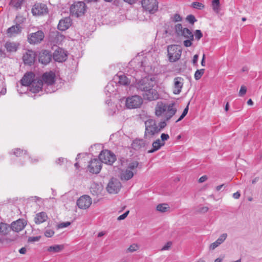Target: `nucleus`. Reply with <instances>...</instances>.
<instances>
[{"mask_svg":"<svg viewBox=\"0 0 262 262\" xmlns=\"http://www.w3.org/2000/svg\"><path fill=\"white\" fill-rule=\"evenodd\" d=\"M175 32L177 36H183L186 38L183 42L185 47H189L192 45V41L194 39V35L191 30L188 28H183L181 24H176L174 26Z\"/></svg>","mask_w":262,"mask_h":262,"instance_id":"nucleus-1","label":"nucleus"},{"mask_svg":"<svg viewBox=\"0 0 262 262\" xmlns=\"http://www.w3.org/2000/svg\"><path fill=\"white\" fill-rule=\"evenodd\" d=\"M154 78L145 76L137 81L135 83V86L138 90L145 93L151 87H154Z\"/></svg>","mask_w":262,"mask_h":262,"instance_id":"nucleus-2","label":"nucleus"},{"mask_svg":"<svg viewBox=\"0 0 262 262\" xmlns=\"http://www.w3.org/2000/svg\"><path fill=\"white\" fill-rule=\"evenodd\" d=\"M167 52L169 61L174 62L180 58L182 48L180 46L177 45H169L167 46Z\"/></svg>","mask_w":262,"mask_h":262,"instance_id":"nucleus-3","label":"nucleus"},{"mask_svg":"<svg viewBox=\"0 0 262 262\" xmlns=\"http://www.w3.org/2000/svg\"><path fill=\"white\" fill-rule=\"evenodd\" d=\"M99 159L102 163L110 165H112L117 160L115 154L107 149L103 150L100 152Z\"/></svg>","mask_w":262,"mask_h":262,"instance_id":"nucleus-4","label":"nucleus"},{"mask_svg":"<svg viewBox=\"0 0 262 262\" xmlns=\"http://www.w3.org/2000/svg\"><path fill=\"white\" fill-rule=\"evenodd\" d=\"M86 8L87 7L84 2H77L71 6L70 11L72 15L78 17L84 14Z\"/></svg>","mask_w":262,"mask_h":262,"instance_id":"nucleus-5","label":"nucleus"},{"mask_svg":"<svg viewBox=\"0 0 262 262\" xmlns=\"http://www.w3.org/2000/svg\"><path fill=\"white\" fill-rule=\"evenodd\" d=\"M145 130L144 135V138H147V135L154 136L158 134V125L155 120L149 119L145 122Z\"/></svg>","mask_w":262,"mask_h":262,"instance_id":"nucleus-6","label":"nucleus"},{"mask_svg":"<svg viewBox=\"0 0 262 262\" xmlns=\"http://www.w3.org/2000/svg\"><path fill=\"white\" fill-rule=\"evenodd\" d=\"M159 3L157 0H142L141 5L143 10L150 14H155L158 10Z\"/></svg>","mask_w":262,"mask_h":262,"instance_id":"nucleus-7","label":"nucleus"},{"mask_svg":"<svg viewBox=\"0 0 262 262\" xmlns=\"http://www.w3.org/2000/svg\"><path fill=\"white\" fill-rule=\"evenodd\" d=\"M45 34L42 31L38 30L34 33H32L28 35L27 40L31 45H35L39 43L43 39Z\"/></svg>","mask_w":262,"mask_h":262,"instance_id":"nucleus-8","label":"nucleus"},{"mask_svg":"<svg viewBox=\"0 0 262 262\" xmlns=\"http://www.w3.org/2000/svg\"><path fill=\"white\" fill-rule=\"evenodd\" d=\"M142 103L143 100L140 96L134 95L126 99L125 105L127 108L132 109L140 107Z\"/></svg>","mask_w":262,"mask_h":262,"instance_id":"nucleus-9","label":"nucleus"},{"mask_svg":"<svg viewBox=\"0 0 262 262\" xmlns=\"http://www.w3.org/2000/svg\"><path fill=\"white\" fill-rule=\"evenodd\" d=\"M122 187L121 182L116 178H112L109 181L106 190L110 193H117Z\"/></svg>","mask_w":262,"mask_h":262,"instance_id":"nucleus-10","label":"nucleus"},{"mask_svg":"<svg viewBox=\"0 0 262 262\" xmlns=\"http://www.w3.org/2000/svg\"><path fill=\"white\" fill-rule=\"evenodd\" d=\"M10 232V225L5 222H1L0 223V243L3 244L5 242L9 243L13 240L9 238H3V236H6L9 234Z\"/></svg>","mask_w":262,"mask_h":262,"instance_id":"nucleus-11","label":"nucleus"},{"mask_svg":"<svg viewBox=\"0 0 262 262\" xmlns=\"http://www.w3.org/2000/svg\"><path fill=\"white\" fill-rule=\"evenodd\" d=\"M37 56L38 61L44 65L49 63L52 58V52L48 50H42L38 52Z\"/></svg>","mask_w":262,"mask_h":262,"instance_id":"nucleus-12","label":"nucleus"},{"mask_svg":"<svg viewBox=\"0 0 262 262\" xmlns=\"http://www.w3.org/2000/svg\"><path fill=\"white\" fill-rule=\"evenodd\" d=\"M102 168V162L99 159L94 158L92 159L88 166L90 172L92 173H99Z\"/></svg>","mask_w":262,"mask_h":262,"instance_id":"nucleus-13","label":"nucleus"},{"mask_svg":"<svg viewBox=\"0 0 262 262\" xmlns=\"http://www.w3.org/2000/svg\"><path fill=\"white\" fill-rule=\"evenodd\" d=\"M33 15H43L48 13V9L47 5L42 3L35 4L32 9Z\"/></svg>","mask_w":262,"mask_h":262,"instance_id":"nucleus-14","label":"nucleus"},{"mask_svg":"<svg viewBox=\"0 0 262 262\" xmlns=\"http://www.w3.org/2000/svg\"><path fill=\"white\" fill-rule=\"evenodd\" d=\"M53 59L58 62L65 61L67 59V54L63 49L58 47L52 54Z\"/></svg>","mask_w":262,"mask_h":262,"instance_id":"nucleus-15","label":"nucleus"},{"mask_svg":"<svg viewBox=\"0 0 262 262\" xmlns=\"http://www.w3.org/2000/svg\"><path fill=\"white\" fill-rule=\"evenodd\" d=\"M37 56V53L31 50H28L23 55V61L25 64L31 66L34 63Z\"/></svg>","mask_w":262,"mask_h":262,"instance_id":"nucleus-16","label":"nucleus"},{"mask_svg":"<svg viewBox=\"0 0 262 262\" xmlns=\"http://www.w3.org/2000/svg\"><path fill=\"white\" fill-rule=\"evenodd\" d=\"M92 204V199L90 196L84 195L77 201V205L80 209H86Z\"/></svg>","mask_w":262,"mask_h":262,"instance_id":"nucleus-17","label":"nucleus"},{"mask_svg":"<svg viewBox=\"0 0 262 262\" xmlns=\"http://www.w3.org/2000/svg\"><path fill=\"white\" fill-rule=\"evenodd\" d=\"M55 74L50 71L43 73L40 79L47 86H52L55 83Z\"/></svg>","mask_w":262,"mask_h":262,"instance_id":"nucleus-18","label":"nucleus"},{"mask_svg":"<svg viewBox=\"0 0 262 262\" xmlns=\"http://www.w3.org/2000/svg\"><path fill=\"white\" fill-rule=\"evenodd\" d=\"M27 223L25 220L19 219L10 225V231L12 230L16 232H19L24 229Z\"/></svg>","mask_w":262,"mask_h":262,"instance_id":"nucleus-19","label":"nucleus"},{"mask_svg":"<svg viewBox=\"0 0 262 262\" xmlns=\"http://www.w3.org/2000/svg\"><path fill=\"white\" fill-rule=\"evenodd\" d=\"M143 96L145 100L152 101L158 99L159 95L156 90L151 87L143 94Z\"/></svg>","mask_w":262,"mask_h":262,"instance_id":"nucleus-20","label":"nucleus"},{"mask_svg":"<svg viewBox=\"0 0 262 262\" xmlns=\"http://www.w3.org/2000/svg\"><path fill=\"white\" fill-rule=\"evenodd\" d=\"M183 81L184 79L182 77H176L174 78L173 93L174 95H178L181 92Z\"/></svg>","mask_w":262,"mask_h":262,"instance_id":"nucleus-21","label":"nucleus"},{"mask_svg":"<svg viewBox=\"0 0 262 262\" xmlns=\"http://www.w3.org/2000/svg\"><path fill=\"white\" fill-rule=\"evenodd\" d=\"M43 82L39 78H35L29 86L30 88V91L33 93L39 92L42 88Z\"/></svg>","mask_w":262,"mask_h":262,"instance_id":"nucleus-22","label":"nucleus"},{"mask_svg":"<svg viewBox=\"0 0 262 262\" xmlns=\"http://www.w3.org/2000/svg\"><path fill=\"white\" fill-rule=\"evenodd\" d=\"M35 79V74L32 72L26 73L20 80L21 86H29Z\"/></svg>","mask_w":262,"mask_h":262,"instance_id":"nucleus-23","label":"nucleus"},{"mask_svg":"<svg viewBox=\"0 0 262 262\" xmlns=\"http://www.w3.org/2000/svg\"><path fill=\"white\" fill-rule=\"evenodd\" d=\"M72 25V19L70 17H66L59 20L57 28L59 30L64 31L69 29Z\"/></svg>","mask_w":262,"mask_h":262,"instance_id":"nucleus-24","label":"nucleus"},{"mask_svg":"<svg viewBox=\"0 0 262 262\" xmlns=\"http://www.w3.org/2000/svg\"><path fill=\"white\" fill-rule=\"evenodd\" d=\"M149 144V142L142 139H135L132 144V147L136 150H139L141 148L145 147Z\"/></svg>","mask_w":262,"mask_h":262,"instance_id":"nucleus-25","label":"nucleus"},{"mask_svg":"<svg viewBox=\"0 0 262 262\" xmlns=\"http://www.w3.org/2000/svg\"><path fill=\"white\" fill-rule=\"evenodd\" d=\"M174 105V103L169 104L167 105V113L165 114L166 120L168 121L177 112V109L173 107Z\"/></svg>","mask_w":262,"mask_h":262,"instance_id":"nucleus-26","label":"nucleus"},{"mask_svg":"<svg viewBox=\"0 0 262 262\" xmlns=\"http://www.w3.org/2000/svg\"><path fill=\"white\" fill-rule=\"evenodd\" d=\"M167 110V105L162 102H158L156 108L155 114L157 116H160L163 113L165 112Z\"/></svg>","mask_w":262,"mask_h":262,"instance_id":"nucleus-27","label":"nucleus"},{"mask_svg":"<svg viewBox=\"0 0 262 262\" xmlns=\"http://www.w3.org/2000/svg\"><path fill=\"white\" fill-rule=\"evenodd\" d=\"M165 143H161V141L159 139H157L154 141L152 144V148L151 149L147 151L148 154H151L156 152V151L160 149L161 147L164 146Z\"/></svg>","mask_w":262,"mask_h":262,"instance_id":"nucleus-28","label":"nucleus"},{"mask_svg":"<svg viewBox=\"0 0 262 262\" xmlns=\"http://www.w3.org/2000/svg\"><path fill=\"white\" fill-rule=\"evenodd\" d=\"M48 215L45 212H41L36 214L34 218V222L36 224H40L46 221Z\"/></svg>","mask_w":262,"mask_h":262,"instance_id":"nucleus-29","label":"nucleus"},{"mask_svg":"<svg viewBox=\"0 0 262 262\" xmlns=\"http://www.w3.org/2000/svg\"><path fill=\"white\" fill-rule=\"evenodd\" d=\"M19 23H16L15 25H13L11 27L9 28L7 30V33L8 34H10L11 35L13 34H18L21 32L22 28L20 26V24L21 22L18 21Z\"/></svg>","mask_w":262,"mask_h":262,"instance_id":"nucleus-30","label":"nucleus"},{"mask_svg":"<svg viewBox=\"0 0 262 262\" xmlns=\"http://www.w3.org/2000/svg\"><path fill=\"white\" fill-rule=\"evenodd\" d=\"M116 76L118 78V82L123 85L127 86L129 85L130 83V80L126 76H125L124 74L122 75H118L117 74L116 75Z\"/></svg>","mask_w":262,"mask_h":262,"instance_id":"nucleus-31","label":"nucleus"},{"mask_svg":"<svg viewBox=\"0 0 262 262\" xmlns=\"http://www.w3.org/2000/svg\"><path fill=\"white\" fill-rule=\"evenodd\" d=\"M19 44L15 42H7L5 43V47L9 52H16L18 49Z\"/></svg>","mask_w":262,"mask_h":262,"instance_id":"nucleus-32","label":"nucleus"},{"mask_svg":"<svg viewBox=\"0 0 262 262\" xmlns=\"http://www.w3.org/2000/svg\"><path fill=\"white\" fill-rule=\"evenodd\" d=\"M133 172L130 170L127 169L121 173L120 178L122 180H124L127 181L132 179L133 177Z\"/></svg>","mask_w":262,"mask_h":262,"instance_id":"nucleus-33","label":"nucleus"},{"mask_svg":"<svg viewBox=\"0 0 262 262\" xmlns=\"http://www.w3.org/2000/svg\"><path fill=\"white\" fill-rule=\"evenodd\" d=\"M63 248L64 247L62 245H54L50 246L48 248V251L50 252L57 253L61 251Z\"/></svg>","mask_w":262,"mask_h":262,"instance_id":"nucleus-34","label":"nucleus"},{"mask_svg":"<svg viewBox=\"0 0 262 262\" xmlns=\"http://www.w3.org/2000/svg\"><path fill=\"white\" fill-rule=\"evenodd\" d=\"M52 36L54 37V42L58 43L59 41H61L64 38V36L59 33L58 31L52 32Z\"/></svg>","mask_w":262,"mask_h":262,"instance_id":"nucleus-35","label":"nucleus"},{"mask_svg":"<svg viewBox=\"0 0 262 262\" xmlns=\"http://www.w3.org/2000/svg\"><path fill=\"white\" fill-rule=\"evenodd\" d=\"M156 208L158 211L165 212L170 209V207L167 204H160L157 205Z\"/></svg>","mask_w":262,"mask_h":262,"instance_id":"nucleus-36","label":"nucleus"},{"mask_svg":"<svg viewBox=\"0 0 262 262\" xmlns=\"http://www.w3.org/2000/svg\"><path fill=\"white\" fill-rule=\"evenodd\" d=\"M220 0H212V7L213 10L218 13L220 11Z\"/></svg>","mask_w":262,"mask_h":262,"instance_id":"nucleus-37","label":"nucleus"},{"mask_svg":"<svg viewBox=\"0 0 262 262\" xmlns=\"http://www.w3.org/2000/svg\"><path fill=\"white\" fill-rule=\"evenodd\" d=\"M14 155H15L16 157H21L23 155H26L27 154V150H24L21 149L20 148H16L14 149L13 151Z\"/></svg>","mask_w":262,"mask_h":262,"instance_id":"nucleus-38","label":"nucleus"},{"mask_svg":"<svg viewBox=\"0 0 262 262\" xmlns=\"http://www.w3.org/2000/svg\"><path fill=\"white\" fill-rule=\"evenodd\" d=\"M186 20L192 26H193L194 24L197 21L196 18L192 14H189L187 15L186 17Z\"/></svg>","mask_w":262,"mask_h":262,"instance_id":"nucleus-39","label":"nucleus"},{"mask_svg":"<svg viewBox=\"0 0 262 262\" xmlns=\"http://www.w3.org/2000/svg\"><path fill=\"white\" fill-rule=\"evenodd\" d=\"M205 69L197 70L194 74V78L196 80H199L204 73Z\"/></svg>","mask_w":262,"mask_h":262,"instance_id":"nucleus-40","label":"nucleus"},{"mask_svg":"<svg viewBox=\"0 0 262 262\" xmlns=\"http://www.w3.org/2000/svg\"><path fill=\"white\" fill-rule=\"evenodd\" d=\"M139 166V168H141L142 165H139V163L138 161H133L129 163L128 168L131 170H134L135 168H137Z\"/></svg>","mask_w":262,"mask_h":262,"instance_id":"nucleus-41","label":"nucleus"},{"mask_svg":"<svg viewBox=\"0 0 262 262\" xmlns=\"http://www.w3.org/2000/svg\"><path fill=\"white\" fill-rule=\"evenodd\" d=\"M21 3L22 2L20 0H11L10 4L13 6L14 7L18 9L21 8Z\"/></svg>","mask_w":262,"mask_h":262,"instance_id":"nucleus-42","label":"nucleus"},{"mask_svg":"<svg viewBox=\"0 0 262 262\" xmlns=\"http://www.w3.org/2000/svg\"><path fill=\"white\" fill-rule=\"evenodd\" d=\"M191 6L195 9L202 10L204 8L205 6L202 3L198 2H193L191 4Z\"/></svg>","mask_w":262,"mask_h":262,"instance_id":"nucleus-43","label":"nucleus"},{"mask_svg":"<svg viewBox=\"0 0 262 262\" xmlns=\"http://www.w3.org/2000/svg\"><path fill=\"white\" fill-rule=\"evenodd\" d=\"M194 37L195 39L199 41L203 37V33L200 30H196L194 32Z\"/></svg>","mask_w":262,"mask_h":262,"instance_id":"nucleus-44","label":"nucleus"},{"mask_svg":"<svg viewBox=\"0 0 262 262\" xmlns=\"http://www.w3.org/2000/svg\"><path fill=\"white\" fill-rule=\"evenodd\" d=\"M227 234L226 233H223L220 235V236L216 240L221 245L222 244L226 239Z\"/></svg>","mask_w":262,"mask_h":262,"instance_id":"nucleus-45","label":"nucleus"},{"mask_svg":"<svg viewBox=\"0 0 262 262\" xmlns=\"http://www.w3.org/2000/svg\"><path fill=\"white\" fill-rule=\"evenodd\" d=\"M166 123L165 121H162L159 123L158 125V130L160 133L163 129H164L166 126Z\"/></svg>","mask_w":262,"mask_h":262,"instance_id":"nucleus-46","label":"nucleus"},{"mask_svg":"<svg viewBox=\"0 0 262 262\" xmlns=\"http://www.w3.org/2000/svg\"><path fill=\"white\" fill-rule=\"evenodd\" d=\"M182 20V17L180 16V15L178 13H176L174 14L173 17L172 18V21L173 22H178L181 21Z\"/></svg>","mask_w":262,"mask_h":262,"instance_id":"nucleus-47","label":"nucleus"},{"mask_svg":"<svg viewBox=\"0 0 262 262\" xmlns=\"http://www.w3.org/2000/svg\"><path fill=\"white\" fill-rule=\"evenodd\" d=\"M161 143H165L169 138V136L167 134L162 133L161 135Z\"/></svg>","mask_w":262,"mask_h":262,"instance_id":"nucleus-48","label":"nucleus"},{"mask_svg":"<svg viewBox=\"0 0 262 262\" xmlns=\"http://www.w3.org/2000/svg\"><path fill=\"white\" fill-rule=\"evenodd\" d=\"M247 92V88L245 85H242L238 93V95L241 97L245 95Z\"/></svg>","mask_w":262,"mask_h":262,"instance_id":"nucleus-49","label":"nucleus"},{"mask_svg":"<svg viewBox=\"0 0 262 262\" xmlns=\"http://www.w3.org/2000/svg\"><path fill=\"white\" fill-rule=\"evenodd\" d=\"M71 223L70 222H63L58 225L57 227L58 229L68 227L71 225Z\"/></svg>","mask_w":262,"mask_h":262,"instance_id":"nucleus-50","label":"nucleus"},{"mask_svg":"<svg viewBox=\"0 0 262 262\" xmlns=\"http://www.w3.org/2000/svg\"><path fill=\"white\" fill-rule=\"evenodd\" d=\"M41 238V236H30L28 238V241L29 242H34L36 241H38Z\"/></svg>","mask_w":262,"mask_h":262,"instance_id":"nucleus-51","label":"nucleus"},{"mask_svg":"<svg viewBox=\"0 0 262 262\" xmlns=\"http://www.w3.org/2000/svg\"><path fill=\"white\" fill-rule=\"evenodd\" d=\"M54 234V231L51 229L46 230L45 232V235L48 237H52Z\"/></svg>","mask_w":262,"mask_h":262,"instance_id":"nucleus-52","label":"nucleus"},{"mask_svg":"<svg viewBox=\"0 0 262 262\" xmlns=\"http://www.w3.org/2000/svg\"><path fill=\"white\" fill-rule=\"evenodd\" d=\"M129 210L125 211L124 213H123L121 215L119 216L117 218V220L118 221H121V220H123L125 219L127 217L128 214H129Z\"/></svg>","mask_w":262,"mask_h":262,"instance_id":"nucleus-53","label":"nucleus"},{"mask_svg":"<svg viewBox=\"0 0 262 262\" xmlns=\"http://www.w3.org/2000/svg\"><path fill=\"white\" fill-rule=\"evenodd\" d=\"M138 248V246L136 244L131 245L128 248L127 250L129 252H133L137 251Z\"/></svg>","mask_w":262,"mask_h":262,"instance_id":"nucleus-54","label":"nucleus"},{"mask_svg":"<svg viewBox=\"0 0 262 262\" xmlns=\"http://www.w3.org/2000/svg\"><path fill=\"white\" fill-rule=\"evenodd\" d=\"M219 245H220V244L216 241H215L214 243H212L210 245L209 248L210 249L214 250Z\"/></svg>","mask_w":262,"mask_h":262,"instance_id":"nucleus-55","label":"nucleus"},{"mask_svg":"<svg viewBox=\"0 0 262 262\" xmlns=\"http://www.w3.org/2000/svg\"><path fill=\"white\" fill-rule=\"evenodd\" d=\"M172 243L171 242H168L162 248V250H167L171 246Z\"/></svg>","mask_w":262,"mask_h":262,"instance_id":"nucleus-56","label":"nucleus"},{"mask_svg":"<svg viewBox=\"0 0 262 262\" xmlns=\"http://www.w3.org/2000/svg\"><path fill=\"white\" fill-rule=\"evenodd\" d=\"M199 58V55L198 54H195L194 55L192 59V63L194 66L197 65V62Z\"/></svg>","mask_w":262,"mask_h":262,"instance_id":"nucleus-57","label":"nucleus"},{"mask_svg":"<svg viewBox=\"0 0 262 262\" xmlns=\"http://www.w3.org/2000/svg\"><path fill=\"white\" fill-rule=\"evenodd\" d=\"M207 180V177L206 175H204V176H203L202 177H201L199 179V182L200 183H203V182L206 181Z\"/></svg>","mask_w":262,"mask_h":262,"instance_id":"nucleus-58","label":"nucleus"},{"mask_svg":"<svg viewBox=\"0 0 262 262\" xmlns=\"http://www.w3.org/2000/svg\"><path fill=\"white\" fill-rule=\"evenodd\" d=\"M240 196H241V193H240V192H238V191H237V192H236L234 193H233V197L234 199H239V197H240Z\"/></svg>","mask_w":262,"mask_h":262,"instance_id":"nucleus-59","label":"nucleus"},{"mask_svg":"<svg viewBox=\"0 0 262 262\" xmlns=\"http://www.w3.org/2000/svg\"><path fill=\"white\" fill-rule=\"evenodd\" d=\"M208 208L207 207H202L200 209V212L205 213L207 212Z\"/></svg>","mask_w":262,"mask_h":262,"instance_id":"nucleus-60","label":"nucleus"},{"mask_svg":"<svg viewBox=\"0 0 262 262\" xmlns=\"http://www.w3.org/2000/svg\"><path fill=\"white\" fill-rule=\"evenodd\" d=\"M189 103L190 102H188L186 107L184 108V110H183V111L182 112L184 114H185L186 115L187 114L188 112Z\"/></svg>","mask_w":262,"mask_h":262,"instance_id":"nucleus-61","label":"nucleus"},{"mask_svg":"<svg viewBox=\"0 0 262 262\" xmlns=\"http://www.w3.org/2000/svg\"><path fill=\"white\" fill-rule=\"evenodd\" d=\"M19 252L20 254H25L26 253V249L25 247H22L19 250Z\"/></svg>","mask_w":262,"mask_h":262,"instance_id":"nucleus-62","label":"nucleus"},{"mask_svg":"<svg viewBox=\"0 0 262 262\" xmlns=\"http://www.w3.org/2000/svg\"><path fill=\"white\" fill-rule=\"evenodd\" d=\"M63 160H64V158H59L56 160V162L57 164H59L61 165L63 162Z\"/></svg>","mask_w":262,"mask_h":262,"instance_id":"nucleus-63","label":"nucleus"},{"mask_svg":"<svg viewBox=\"0 0 262 262\" xmlns=\"http://www.w3.org/2000/svg\"><path fill=\"white\" fill-rule=\"evenodd\" d=\"M201 65L203 67L205 66V55L203 54L201 60Z\"/></svg>","mask_w":262,"mask_h":262,"instance_id":"nucleus-64","label":"nucleus"}]
</instances>
